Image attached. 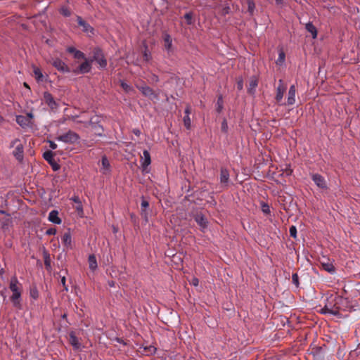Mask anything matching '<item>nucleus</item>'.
Segmentation results:
<instances>
[{
	"mask_svg": "<svg viewBox=\"0 0 360 360\" xmlns=\"http://www.w3.org/2000/svg\"><path fill=\"white\" fill-rule=\"evenodd\" d=\"M9 289L12 292V295L10 297V300L12 302L13 306L16 309H21L22 285L19 283L15 276L11 278Z\"/></svg>",
	"mask_w": 360,
	"mask_h": 360,
	"instance_id": "obj_1",
	"label": "nucleus"
},
{
	"mask_svg": "<svg viewBox=\"0 0 360 360\" xmlns=\"http://www.w3.org/2000/svg\"><path fill=\"white\" fill-rule=\"evenodd\" d=\"M11 148H15L13 151V155L14 157L19 161H22L24 158V150H23V144L21 141L16 139L15 141H12L10 146Z\"/></svg>",
	"mask_w": 360,
	"mask_h": 360,
	"instance_id": "obj_2",
	"label": "nucleus"
},
{
	"mask_svg": "<svg viewBox=\"0 0 360 360\" xmlns=\"http://www.w3.org/2000/svg\"><path fill=\"white\" fill-rule=\"evenodd\" d=\"M33 118L32 113L29 112L26 115H18L16 122L22 128L31 127L33 124Z\"/></svg>",
	"mask_w": 360,
	"mask_h": 360,
	"instance_id": "obj_3",
	"label": "nucleus"
},
{
	"mask_svg": "<svg viewBox=\"0 0 360 360\" xmlns=\"http://www.w3.org/2000/svg\"><path fill=\"white\" fill-rule=\"evenodd\" d=\"M219 181L221 188L223 189L227 188L231 184L229 172L225 167H221L220 169Z\"/></svg>",
	"mask_w": 360,
	"mask_h": 360,
	"instance_id": "obj_4",
	"label": "nucleus"
},
{
	"mask_svg": "<svg viewBox=\"0 0 360 360\" xmlns=\"http://www.w3.org/2000/svg\"><path fill=\"white\" fill-rule=\"evenodd\" d=\"M150 163L151 158L150 153L148 152V150H144L141 160V165L142 168V172L143 173H148L149 172L148 167L150 165Z\"/></svg>",
	"mask_w": 360,
	"mask_h": 360,
	"instance_id": "obj_5",
	"label": "nucleus"
},
{
	"mask_svg": "<svg viewBox=\"0 0 360 360\" xmlns=\"http://www.w3.org/2000/svg\"><path fill=\"white\" fill-rule=\"evenodd\" d=\"M311 178L316 186L322 189H327L328 185L325 178L319 174H311Z\"/></svg>",
	"mask_w": 360,
	"mask_h": 360,
	"instance_id": "obj_6",
	"label": "nucleus"
},
{
	"mask_svg": "<svg viewBox=\"0 0 360 360\" xmlns=\"http://www.w3.org/2000/svg\"><path fill=\"white\" fill-rule=\"evenodd\" d=\"M163 46L165 50L169 53H172L174 51V47L172 44V39L171 36L167 33L162 34Z\"/></svg>",
	"mask_w": 360,
	"mask_h": 360,
	"instance_id": "obj_7",
	"label": "nucleus"
},
{
	"mask_svg": "<svg viewBox=\"0 0 360 360\" xmlns=\"http://www.w3.org/2000/svg\"><path fill=\"white\" fill-rule=\"evenodd\" d=\"M84 61L76 69L74 72L76 74H84L90 72L91 69V62L92 60L89 59H84Z\"/></svg>",
	"mask_w": 360,
	"mask_h": 360,
	"instance_id": "obj_8",
	"label": "nucleus"
},
{
	"mask_svg": "<svg viewBox=\"0 0 360 360\" xmlns=\"http://www.w3.org/2000/svg\"><path fill=\"white\" fill-rule=\"evenodd\" d=\"M93 60L96 61L101 68H104L107 65V61L105 59L103 53L99 49H96L94 51Z\"/></svg>",
	"mask_w": 360,
	"mask_h": 360,
	"instance_id": "obj_9",
	"label": "nucleus"
},
{
	"mask_svg": "<svg viewBox=\"0 0 360 360\" xmlns=\"http://www.w3.org/2000/svg\"><path fill=\"white\" fill-rule=\"evenodd\" d=\"M51 64L60 72H69L70 70L68 65L59 58H55Z\"/></svg>",
	"mask_w": 360,
	"mask_h": 360,
	"instance_id": "obj_10",
	"label": "nucleus"
},
{
	"mask_svg": "<svg viewBox=\"0 0 360 360\" xmlns=\"http://www.w3.org/2000/svg\"><path fill=\"white\" fill-rule=\"evenodd\" d=\"M320 263L323 269H324L326 271L328 272L330 274H335V268L329 259L323 258V259L321 261Z\"/></svg>",
	"mask_w": 360,
	"mask_h": 360,
	"instance_id": "obj_11",
	"label": "nucleus"
},
{
	"mask_svg": "<svg viewBox=\"0 0 360 360\" xmlns=\"http://www.w3.org/2000/svg\"><path fill=\"white\" fill-rule=\"evenodd\" d=\"M136 87L141 91V92L146 96L149 97L150 99L157 98L158 96L155 94L151 88L146 85L139 86Z\"/></svg>",
	"mask_w": 360,
	"mask_h": 360,
	"instance_id": "obj_12",
	"label": "nucleus"
},
{
	"mask_svg": "<svg viewBox=\"0 0 360 360\" xmlns=\"http://www.w3.org/2000/svg\"><path fill=\"white\" fill-rule=\"evenodd\" d=\"M71 200H72L74 202H75V209L77 211V213L78 216L80 217H84V210H83V206L82 204V202L80 200V198L77 195H73L71 198Z\"/></svg>",
	"mask_w": 360,
	"mask_h": 360,
	"instance_id": "obj_13",
	"label": "nucleus"
},
{
	"mask_svg": "<svg viewBox=\"0 0 360 360\" xmlns=\"http://www.w3.org/2000/svg\"><path fill=\"white\" fill-rule=\"evenodd\" d=\"M61 243L66 249H72V236L68 231L65 232L61 237Z\"/></svg>",
	"mask_w": 360,
	"mask_h": 360,
	"instance_id": "obj_14",
	"label": "nucleus"
},
{
	"mask_svg": "<svg viewBox=\"0 0 360 360\" xmlns=\"http://www.w3.org/2000/svg\"><path fill=\"white\" fill-rule=\"evenodd\" d=\"M195 221L200 226L201 231H205V229H207L208 221L207 218L202 214H196L195 217Z\"/></svg>",
	"mask_w": 360,
	"mask_h": 360,
	"instance_id": "obj_15",
	"label": "nucleus"
},
{
	"mask_svg": "<svg viewBox=\"0 0 360 360\" xmlns=\"http://www.w3.org/2000/svg\"><path fill=\"white\" fill-rule=\"evenodd\" d=\"M102 167L101 168V172L103 174H108L111 172V167L106 156H103L101 159Z\"/></svg>",
	"mask_w": 360,
	"mask_h": 360,
	"instance_id": "obj_16",
	"label": "nucleus"
},
{
	"mask_svg": "<svg viewBox=\"0 0 360 360\" xmlns=\"http://www.w3.org/2000/svg\"><path fill=\"white\" fill-rule=\"evenodd\" d=\"M69 342L75 350H79L81 349V343L79 341V339L75 335L74 332H71L69 335Z\"/></svg>",
	"mask_w": 360,
	"mask_h": 360,
	"instance_id": "obj_17",
	"label": "nucleus"
},
{
	"mask_svg": "<svg viewBox=\"0 0 360 360\" xmlns=\"http://www.w3.org/2000/svg\"><path fill=\"white\" fill-rule=\"evenodd\" d=\"M285 86H284L283 81L281 79L279 80V84L277 87V92L276 99L277 102H281L283 100L284 93L285 91Z\"/></svg>",
	"mask_w": 360,
	"mask_h": 360,
	"instance_id": "obj_18",
	"label": "nucleus"
},
{
	"mask_svg": "<svg viewBox=\"0 0 360 360\" xmlns=\"http://www.w3.org/2000/svg\"><path fill=\"white\" fill-rule=\"evenodd\" d=\"M49 221L55 224H60L62 220L58 217V212L56 210H51L49 214Z\"/></svg>",
	"mask_w": 360,
	"mask_h": 360,
	"instance_id": "obj_19",
	"label": "nucleus"
},
{
	"mask_svg": "<svg viewBox=\"0 0 360 360\" xmlns=\"http://www.w3.org/2000/svg\"><path fill=\"white\" fill-rule=\"evenodd\" d=\"M44 102L51 108L54 109L56 108L57 104L54 101L53 96L51 94L48 92H45L44 94Z\"/></svg>",
	"mask_w": 360,
	"mask_h": 360,
	"instance_id": "obj_20",
	"label": "nucleus"
},
{
	"mask_svg": "<svg viewBox=\"0 0 360 360\" xmlns=\"http://www.w3.org/2000/svg\"><path fill=\"white\" fill-rule=\"evenodd\" d=\"M295 94H296V89L295 85H292L288 91V105H293L295 103Z\"/></svg>",
	"mask_w": 360,
	"mask_h": 360,
	"instance_id": "obj_21",
	"label": "nucleus"
},
{
	"mask_svg": "<svg viewBox=\"0 0 360 360\" xmlns=\"http://www.w3.org/2000/svg\"><path fill=\"white\" fill-rule=\"evenodd\" d=\"M79 136H57V141L62 143H76L78 141Z\"/></svg>",
	"mask_w": 360,
	"mask_h": 360,
	"instance_id": "obj_22",
	"label": "nucleus"
},
{
	"mask_svg": "<svg viewBox=\"0 0 360 360\" xmlns=\"http://www.w3.org/2000/svg\"><path fill=\"white\" fill-rule=\"evenodd\" d=\"M77 22L79 25L82 27L84 32H86L87 34L92 32L93 28L85 21H84L81 17L77 18Z\"/></svg>",
	"mask_w": 360,
	"mask_h": 360,
	"instance_id": "obj_23",
	"label": "nucleus"
},
{
	"mask_svg": "<svg viewBox=\"0 0 360 360\" xmlns=\"http://www.w3.org/2000/svg\"><path fill=\"white\" fill-rule=\"evenodd\" d=\"M278 57L276 60V64L278 66H283L285 61V54L283 50V49L280 48L278 50Z\"/></svg>",
	"mask_w": 360,
	"mask_h": 360,
	"instance_id": "obj_24",
	"label": "nucleus"
},
{
	"mask_svg": "<svg viewBox=\"0 0 360 360\" xmlns=\"http://www.w3.org/2000/svg\"><path fill=\"white\" fill-rule=\"evenodd\" d=\"M88 262H89V269L92 271H94L97 269L98 264H97V260H96V256L94 255H90L89 256Z\"/></svg>",
	"mask_w": 360,
	"mask_h": 360,
	"instance_id": "obj_25",
	"label": "nucleus"
},
{
	"mask_svg": "<svg viewBox=\"0 0 360 360\" xmlns=\"http://www.w3.org/2000/svg\"><path fill=\"white\" fill-rule=\"evenodd\" d=\"M320 312L323 314H331V315H336L338 314V311L336 309H334L333 308L326 305L324 307L321 309Z\"/></svg>",
	"mask_w": 360,
	"mask_h": 360,
	"instance_id": "obj_26",
	"label": "nucleus"
},
{
	"mask_svg": "<svg viewBox=\"0 0 360 360\" xmlns=\"http://www.w3.org/2000/svg\"><path fill=\"white\" fill-rule=\"evenodd\" d=\"M257 86V80L256 78L252 77L250 79L248 85V92L250 94H253L255 92V88Z\"/></svg>",
	"mask_w": 360,
	"mask_h": 360,
	"instance_id": "obj_27",
	"label": "nucleus"
},
{
	"mask_svg": "<svg viewBox=\"0 0 360 360\" xmlns=\"http://www.w3.org/2000/svg\"><path fill=\"white\" fill-rule=\"evenodd\" d=\"M306 30L311 34L314 39L317 37V31L316 27L310 22L306 24Z\"/></svg>",
	"mask_w": 360,
	"mask_h": 360,
	"instance_id": "obj_28",
	"label": "nucleus"
},
{
	"mask_svg": "<svg viewBox=\"0 0 360 360\" xmlns=\"http://www.w3.org/2000/svg\"><path fill=\"white\" fill-rule=\"evenodd\" d=\"M33 72L34 77L37 82H41L44 79V75L41 70L37 67L33 68Z\"/></svg>",
	"mask_w": 360,
	"mask_h": 360,
	"instance_id": "obj_29",
	"label": "nucleus"
},
{
	"mask_svg": "<svg viewBox=\"0 0 360 360\" xmlns=\"http://www.w3.org/2000/svg\"><path fill=\"white\" fill-rule=\"evenodd\" d=\"M39 295V293L37 286L34 285V286L31 287L30 290V297L32 298L33 300H36L38 299Z\"/></svg>",
	"mask_w": 360,
	"mask_h": 360,
	"instance_id": "obj_30",
	"label": "nucleus"
},
{
	"mask_svg": "<svg viewBox=\"0 0 360 360\" xmlns=\"http://www.w3.org/2000/svg\"><path fill=\"white\" fill-rule=\"evenodd\" d=\"M185 113H186V115L184 117V125H185V127L186 128H189L191 127V119H190V117L188 116V115L190 113V108H187L185 110Z\"/></svg>",
	"mask_w": 360,
	"mask_h": 360,
	"instance_id": "obj_31",
	"label": "nucleus"
},
{
	"mask_svg": "<svg viewBox=\"0 0 360 360\" xmlns=\"http://www.w3.org/2000/svg\"><path fill=\"white\" fill-rule=\"evenodd\" d=\"M44 159L50 164L54 160L53 153L51 150L46 151L43 153Z\"/></svg>",
	"mask_w": 360,
	"mask_h": 360,
	"instance_id": "obj_32",
	"label": "nucleus"
},
{
	"mask_svg": "<svg viewBox=\"0 0 360 360\" xmlns=\"http://www.w3.org/2000/svg\"><path fill=\"white\" fill-rule=\"evenodd\" d=\"M120 86H122V88L123 89V90L127 92V93H131L134 91V89L131 86H130L129 84H127L124 81H121L120 82Z\"/></svg>",
	"mask_w": 360,
	"mask_h": 360,
	"instance_id": "obj_33",
	"label": "nucleus"
},
{
	"mask_svg": "<svg viewBox=\"0 0 360 360\" xmlns=\"http://www.w3.org/2000/svg\"><path fill=\"white\" fill-rule=\"evenodd\" d=\"M143 58L146 61H149L151 59L150 52L148 50L147 46H145V51L143 52Z\"/></svg>",
	"mask_w": 360,
	"mask_h": 360,
	"instance_id": "obj_34",
	"label": "nucleus"
},
{
	"mask_svg": "<svg viewBox=\"0 0 360 360\" xmlns=\"http://www.w3.org/2000/svg\"><path fill=\"white\" fill-rule=\"evenodd\" d=\"M141 207L142 209V214H143V212L145 211V210L149 207V202L146 200H145L143 198V197L142 198V200L141 202Z\"/></svg>",
	"mask_w": 360,
	"mask_h": 360,
	"instance_id": "obj_35",
	"label": "nucleus"
},
{
	"mask_svg": "<svg viewBox=\"0 0 360 360\" xmlns=\"http://www.w3.org/2000/svg\"><path fill=\"white\" fill-rule=\"evenodd\" d=\"M290 236L294 238L297 237V229L295 226H291L289 229Z\"/></svg>",
	"mask_w": 360,
	"mask_h": 360,
	"instance_id": "obj_36",
	"label": "nucleus"
},
{
	"mask_svg": "<svg viewBox=\"0 0 360 360\" xmlns=\"http://www.w3.org/2000/svg\"><path fill=\"white\" fill-rule=\"evenodd\" d=\"M262 210L265 214H269L270 213V208L268 204L263 202L262 204Z\"/></svg>",
	"mask_w": 360,
	"mask_h": 360,
	"instance_id": "obj_37",
	"label": "nucleus"
},
{
	"mask_svg": "<svg viewBox=\"0 0 360 360\" xmlns=\"http://www.w3.org/2000/svg\"><path fill=\"white\" fill-rule=\"evenodd\" d=\"M292 281L297 287L299 286V278L296 273L292 275Z\"/></svg>",
	"mask_w": 360,
	"mask_h": 360,
	"instance_id": "obj_38",
	"label": "nucleus"
},
{
	"mask_svg": "<svg viewBox=\"0 0 360 360\" xmlns=\"http://www.w3.org/2000/svg\"><path fill=\"white\" fill-rule=\"evenodd\" d=\"M74 57L75 58H78V59L79 58H82V59H85L86 58L84 54L82 52H81L80 51H78V50H77V51H75V53H74Z\"/></svg>",
	"mask_w": 360,
	"mask_h": 360,
	"instance_id": "obj_39",
	"label": "nucleus"
},
{
	"mask_svg": "<svg viewBox=\"0 0 360 360\" xmlns=\"http://www.w3.org/2000/svg\"><path fill=\"white\" fill-rule=\"evenodd\" d=\"M184 18L188 24L192 23L193 14L191 13H187L185 14Z\"/></svg>",
	"mask_w": 360,
	"mask_h": 360,
	"instance_id": "obj_40",
	"label": "nucleus"
},
{
	"mask_svg": "<svg viewBox=\"0 0 360 360\" xmlns=\"http://www.w3.org/2000/svg\"><path fill=\"white\" fill-rule=\"evenodd\" d=\"M49 165L51 166L53 171H57L60 169L59 165L56 162L55 160L53 162H51Z\"/></svg>",
	"mask_w": 360,
	"mask_h": 360,
	"instance_id": "obj_41",
	"label": "nucleus"
},
{
	"mask_svg": "<svg viewBox=\"0 0 360 360\" xmlns=\"http://www.w3.org/2000/svg\"><path fill=\"white\" fill-rule=\"evenodd\" d=\"M60 282L64 288V290L68 291V287L66 285V278L65 276H61Z\"/></svg>",
	"mask_w": 360,
	"mask_h": 360,
	"instance_id": "obj_42",
	"label": "nucleus"
},
{
	"mask_svg": "<svg viewBox=\"0 0 360 360\" xmlns=\"http://www.w3.org/2000/svg\"><path fill=\"white\" fill-rule=\"evenodd\" d=\"M56 233V230L54 228H50L46 231V234L48 236L55 235Z\"/></svg>",
	"mask_w": 360,
	"mask_h": 360,
	"instance_id": "obj_43",
	"label": "nucleus"
},
{
	"mask_svg": "<svg viewBox=\"0 0 360 360\" xmlns=\"http://www.w3.org/2000/svg\"><path fill=\"white\" fill-rule=\"evenodd\" d=\"M44 264L46 266V267H51V262H50V259H49V255H46L45 256V259H44Z\"/></svg>",
	"mask_w": 360,
	"mask_h": 360,
	"instance_id": "obj_44",
	"label": "nucleus"
},
{
	"mask_svg": "<svg viewBox=\"0 0 360 360\" xmlns=\"http://www.w3.org/2000/svg\"><path fill=\"white\" fill-rule=\"evenodd\" d=\"M285 172L286 176H290L292 174V170L291 169L290 165H286V168L285 169Z\"/></svg>",
	"mask_w": 360,
	"mask_h": 360,
	"instance_id": "obj_45",
	"label": "nucleus"
},
{
	"mask_svg": "<svg viewBox=\"0 0 360 360\" xmlns=\"http://www.w3.org/2000/svg\"><path fill=\"white\" fill-rule=\"evenodd\" d=\"M191 284H192L194 286H198L199 284V280L196 277H193L191 281Z\"/></svg>",
	"mask_w": 360,
	"mask_h": 360,
	"instance_id": "obj_46",
	"label": "nucleus"
},
{
	"mask_svg": "<svg viewBox=\"0 0 360 360\" xmlns=\"http://www.w3.org/2000/svg\"><path fill=\"white\" fill-rule=\"evenodd\" d=\"M49 143V147L52 149V150H55L57 148V144L52 141H48Z\"/></svg>",
	"mask_w": 360,
	"mask_h": 360,
	"instance_id": "obj_47",
	"label": "nucleus"
},
{
	"mask_svg": "<svg viewBox=\"0 0 360 360\" xmlns=\"http://www.w3.org/2000/svg\"><path fill=\"white\" fill-rule=\"evenodd\" d=\"M243 87V82L242 79H240L237 82V88L239 89V90H241Z\"/></svg>",
	"mask_w": 360,
	"mask_h": 360,
	"instance_id": "obj_48",
	"label": "nucleus"
},
{
	"mask_svg": "<svg viewBox=\"0 0 360 360\" xmlns=\"http://www.w3.org/2000/svg\"><path fill=\"white\" fill-rule=\"evenodd\" d=\"M61 13L65 16L70 15V12L67 8H62Z\"/></svg>",
	"mask_w": 360,
	"mask_h": 360,
	"instance_id": "obj_49",
	"label": "nucleus"
},
{
	"mask_svg": "<svg viewBox=\"0 0 360 360\" xmlns=\"http://www.w3.org/2000/svg\"><path fill=\"white\" fill-rule=\"evenodd\" d=\"M222 101H221V98H219L218 101H217V105H218V110H221V109L222 108Z\"/></svg>",
	"mask_w": 360,
	"mask_h": 360,
	"instance_id": "obj_50",
	"label": "nucleus"
},
{
	"mask_svg": "<svg viewBox=\"0 0 360 360\" xmlns=\"http://www.w3.org/2000/svg\"><path fill=\"white\" fill-rule=\"evenodd\" d=\"M67 51L69 53H73V54L75 53V51H77V50L74 47H68L67 49Z\"/></svg>",
	"mask_w": 360,
	"mask_h": 360,
	"instance_id": "obj_51",
	"label": "nucleus"
},
{
	"mask_svg": "<svg viewBox=\"0 0 360 360\" xmlns=\"http://www.w3.org/2000/svg\"><path fill=\"white\" fill-rule=\"evenodd\" d=\"M108 285L111 288H113L115 285V282L113 281H108Z\"/></svg>",
	"mask_w": 360,
	"mask_h": 360,
	"instance_id": "obj_52",
	"label": "nucleus"
},
{
	"mask_svg": "<svg viewBox=\"0 0 360 360\" xmlns=\"http://www.w3.org/2000/svg\"><path fill=\"white\" fill-rule=\"evenodd\" d=\"M253 7H254V4L252 2H249L248 3V8H249L250 11H251V12L252 11Z\"/></svg>",
	"mask_w": 360,
	"mask_h": 360,
	"instance_id": "obj_53",
	"label": "nucleus"
},
{
	"mask_svg": "<svg viewBox=\"0 0 360 360\" xmlns=\"http://www.w3.org/2000/svg\"><path fill=\"white\" fill-rule=\"evenodd\" d=\"M24 86L27 88V89H30V86H28V84L27 83H24Z\"/></svg>",
	"mask_w": 360,
	"mask_h": 360,
	"instance_id": "obj_54",
	"label": "nucleus"
},
{
	"mask_svg": "<svg viewBox=\"0 0 360 360\" xmlns=\"http://www.w3.org/2000/svg\"><path fill=\"white\" fill-rule=\"evenodd\" d=\"M277 4H281L282 2V0H276Z\"/></svg>",
	"mask_w": 360,
	"mask_h": 360,
	"instance_id": "obj_55",
	"label": "nucleus"
},
{
	"mask_svg": "<svg viewBox=\"0 0 360 360\" xmlns=\"http://www.w3.org/2000/svg\"><path fill=\"white\" fill-rule=\"evenodd\" d=\"M225 125H226V124L225 122H223L222 123V127L224 128L225 127Z\"/></svg>",
	"mask_w": 360,
	"mask_h": 360,
	"instance_id": "obj_56",
	"label": "nucleus"
},
{
	"mask_svg": "<svg viewBox=\"0 0 360 360\" xmlns=\"http://www.w3.org/2000/svg\"><path fill=\"white\" fill-rule=\"evenodd\" d=\"M65 317H66V314H65L62 316L63 319H65Z\"/></svg>",
	"mask_w": 360,
	"mask_h": 360,
	"instance_id": "obj_57",
	"label": "nucleus"
},
{
	"mask_svg": "<svg viewBox=\"0 0 360 360\" xmlns=\"http://www.w3.org/2000/svg\"><path fill=\"white\" fill-rule=\"evenodd\" d=\"M117 231L116 229L114 228V232L115 233Z\"/></svg>",
	"mask_w": 360,
	"mask_h": 360,
	"instance_id": "obj_58",
	"label": "nucleus"
}]
</instances>
